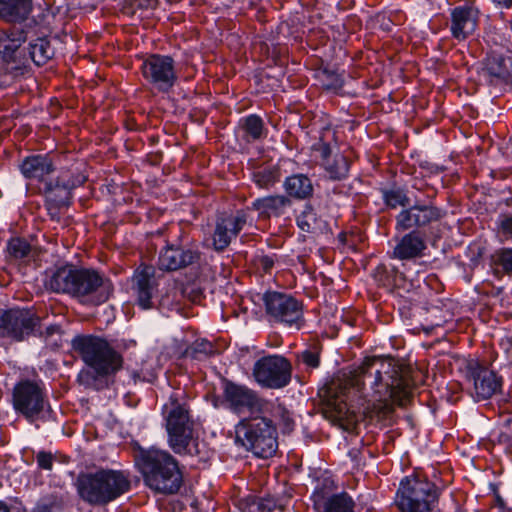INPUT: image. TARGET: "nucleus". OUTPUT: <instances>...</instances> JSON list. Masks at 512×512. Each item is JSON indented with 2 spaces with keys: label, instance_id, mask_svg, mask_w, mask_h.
<instances>
[{
  "label": "nucleus",
  "instance_id": "2",
  "mask_svg": "<svg viewBox=\"0 0 512 512\" xmlns=\"http://www.w3.org/2000/svg\"><path fill=\"white\" fill-rule=\"evenodd\" d=\"M45 283L54 292L69 294L91 305L104 303L113 292L111 281L97 271L72 266L58 268Z\"/></svg>",
  "mask_w": 512,
  "mask_h": 512
},
{
  "label": "nucleus",
  "instance_id": "24",
  "mask_svg": "<svg viewBox=\"0 0 512 512\" xmlns=\"http://www.w3.org/2000/svg\"><path fill=\"white\" fill-rule=\"evenodd\" d=\"M30 12L31 0H0V17L6 21H23Z\"/></svg>",
  "mask_w": 512,
  "mask_h": 512
},
{
  "label": "nucleus",
  "instance_id": "17",
  "mask_svg": "<svg viewBox=\"0 0 512 512\" xmlns=\"http://www.w3.org/2000/svg\"><path fill=\"white\" fill-rule=\"evenodd\" d=\"M441 217L440 210L429 205H414L402 210L397 216L396 229L405 231L413 227L425 226Z\"/></svg>",
  "mask_w": 512,
  "mask_h": 512
},
{
  "label": "nucleus",
  "instance_id": "19",
  "mask_svg": "<svg viewBox=\"0 0 512 512\" xmlns=\"http://www.w3.org/2000/svg\"><path fill=\"white\" fill-rule=\"evenodd\" d=\"M478 10L473 6H458L451 12V33L457 40L472 35L478 25Z\"/></svg>",
  "mask_w": 512,
  "mask_h": 512
},
{
  "label": "nucleus",
  "instance_id": "43",
  "mask_svg": "<svg viewBox=\"0 0 512 512\" xmlns=\"http://www.w3.org/2000/svg\"><path fill=\"white\" fill-rule=\"evenodd\" d=\"M93 373L94 375H92V378H95V376H97L92 370H90L89 368L88 369H85V370H82L80 373H79V379L81 380V382L85 383V384H89V377H90V374Z\"/></svg>",
  "mask_w": 512,
  "mask_h": 512
},
{
  "label": "nucleus",
  "instance_id": "8",
  "mask_svg": "<svg viewBox=\"0 0 512 512\" xmlns=\"http://www.w3.org/2000/svg\"><path fill=\"white\" fill-rule=\"evenodd\" d=\"M435 484L418 477L401 480L395 502L401 512H431L438 501Z\"/></svg>",
  "mask_w": 512,
  "mask_h": 512
},
{
  "label": "nucleus",
  "instance_id": "15",
  "mask_svg": "<svg viewBox=\"0 0 512 512\" xmlns=\"http://www.w3.org/2000/svg\"><path fill=\"white\" fill-rule=\"evenodd\" d=\"M247 221V213L243 210L218 219L213 235L214 248L216 250L225 249L244 228Z\"/></svg>",
  "mask_w": 512,
  "mask_h": 512
},
{
  "label": "nucleus",
  "instance_id": "3",
  "mask_svg": "<svg viewBox=\"0 0 512 512\" xmlns=\"http://www.w3.org/2000/svg\"><path fill=\"white\" fill-rule=\"evenodd\" d=\"M139 466L145 484L155 492L173 494L182 484L178 462L167 451L150 449L140 454Z\"/></svg>",
  "mask_w": 512,
  "mask_h": 512
},
{
  "label": "nucleus",
  "instance_id": "16",
  "mask_svg": "<svg viewBox=\"0 0 512 512\" xmlns=\"http://www.w3.org/2000/svg\"><path fill=\"white\" fill-rule=\"evenodd\" d=\"M469 380L473 382L472 396L476 401L489 399L501 387L500 378L493 371L477 363L470 366Z\"/></svg>",
  "mask_w": 512,
  "mask_h": 512
},
{
  "label": "nucleus",
  "instance_id": "29",
  "mask_svg": "<svg viewBox=\"0 0 512 512\" xmlns=\"http://www.w3.org/2000/svg\"><path fill=\"white\" fill-rule=\"evenodd\" d=\"M325 512H354V501L347 494H337L325 503Z\"/></svg>",
  "mask_w": 512,
  "mask_h": 512
},
{
  "label": "nucleus",
  "instance_id": "44",
  "mask_svg": "<svg viewBox=\"0 0 512 512\" xmlns=\"http://www.w3.org/2000/svg\"><path fill=\"white\" fill-rule=\"evenodd\" d=\"M328 89L337 90L343 86V80L339 76H336L331 84L326 85Z\"/></svg>",
  "mask_w": 512,
  "mask_h": 512
},
{
  "label": "nucleus",
  "instance_id": "22",
  "mask_svg": "<svg viewBox=\"0 0 512 512\" xmlns=\"http://www.w3.org/2000/svg\"><path fill=\"white\" fill-rule=\"evenodd\" d=\"M133 281V289L138 305L144 310L152 308V297L155 292L153 269L148 266L138 269L134 275Z\"/></svg>",
  "mask_w": 512,
  "mask_h": 512
},
{
  "label": "nucleus",
  "instance_id": "38",
  "mask_svg": "<svg viewBox=\"0 0 512 512\" xmlns=\"http://www.w3.org/2000/svg\"><path fill=\"white\" fill-rule=\"evenodd\" d=\"M499 231L506 238H512V215H500L498 218Z\"/></svg>",
  "mask_w": 512,
  "mask_h": 512
},
{
  "label": "nucleus",
  "instance_id": "30",
  "mask_svg": "<svg viewBox=\"0 0 512 512\" xmlns=\"http://www.w3.org/2000/svg\"><path fill=\"white\" fill-rule=\"evenodd\" d=\"M22 43V38L19 36L17 38L11 37L4 32L0 33V58L4 60H9L13 53L20 47Z\"/></svg>",
  "mask_w": 512,
  "mask_h": 512
},
{
  "label": "nucleus",
  "instance_id": "11",
  "mask_svg": "<svg viewBox=\"0 0 512 512\" xmlns=\"http://www.w3.org/2000/svg\"><path fill=\"white\" fill-rule=\"evenodd\" d=\"M38 321L28 309L0 310V337L21 341L34 331Z\"/></svg>",
  "mask_w": 512,
  "mask_h": 512
},
{
  "label": "nucleus",
  "instance_id": "25",
  "mask_svg": "<svg viewBox=\"0 0 512 512\" xmlns=\"http://www.w3.org/2000/svg\"><path fill=\"white\" fill-rule=\"evenodd\" d=\"M290 206V200L284 195H271L257 198L252 203V208L264 215H280Z\"/></svg>",
  "mask_w": 512,
  "mask_h": 512
},
{
  "label": "nucleus",
  "instance_id": "23",
  "mask_svg": "<svg viewBox=\"0 0 512 512\" xmlns=\"http://www.w3.org/2000/svg\"><path fill=\"white\" fill-rule=\"evenodd\" d=\"M20 168L26 179L46 183L47 176L54 170V165L47 156L34 155L25 158Z\"/></svg>",
  "mask_w": 512,
  "mask_h": 512
},
{
  "label": "nucleus",
  "instance_id": "7",
  "mask_svg": "<svg viewBox=\"0 0 512 512\" xmlns=\"http://www.w3.org/2000/svg\"><path fill=\"white\" fill-rule=\"evenodd\" d=\"M235 434L236 441L258 457L267 458L276 452V429L265 417L257 414L242 419L235 426Z\"/></svg>",
  "mask_w": 512,
  "mask_h": 512
},
{
  "label": "nucleus",
  "instance_id": "35",
  "mask_svg": "<svg viewBox=\"0 0 512 512\" xmlns=\"http://www.w3.org/2000/svg\"><path fill=\"white\" fill-rule=\"evenodd\" d=\"M7 249L10 256L15 259H22L28 256L30 252V245L25 240L16 238L12 239L8 243Z\"/></svg>",
  "mask_w": 512,
  "mask_h": 512
},
{
  "label": "nucleus",
  "instance_id": "39",
  "mask_svg": "<svg viewBox=\"0 0 512 512\" xmlns=\"http://www.w3.org/2000/svg\"><path fill=\"white\" fill-rule=\"evenodd\" d=\"M298 358L309 368H317L319 366L318 353L311 350L302 351Z\"/></svg>",
  "mask_w": 512,
  "mask_h": 512
},
{
  "label": "nucleus",
  "instance_id": "33",
  "mask_svg": "<svg viewBox=\"0 0 512 512\" xmlns=\"http://www.w3.org/2000/svg\"><path fill=\"white\" fill-rule=\"evenodd\" d=\"M255 184L262 189H269L279 180V173L276 169L265 168L253 174Z\"/></svg>",
  "mask_w": 512,
  "mask_h": 512
},
{
  "label": "nucleus",
  "instance_id": "48",
  "mask_svg": "<svg viewBox=\"0 0 512 512\" xmlns=\"http://www.w3.org/2000/svg\"><path fill=\"white\" fill-rule=\"evenodd\" d=\"M0 512H10L8 507L0 502Z\"/></svg>",
  "mask_w": 512,
  "mask_h": 512
},
{
  "label": "nucleus",
  "instance_id": "47",
  "mask_svg": "<svg viewBox=\"0 0 512 512\" xmlns=\"http://www.w3.org/2000/svg\"><path fill=\"white\" fill-rule=\"evenodd\" d=\"M493 2L496 5H499L502 7H511L512 6V0H493Z\"/></svg>",
  "mask_w": 512,
  "mask_h": 512
},
{
  "label": "nucleus",
  "instance_id": "14",
  "mask_svg": "<svg viewBox=\"0 0 512 512\" xmlns=\"http://www.w3.org/2000/svg\"><path fill=\"white\" fill-rule=\"evenodd\" d=\"M224 399L229 408L237 414L249 413L254 416L261 413L265 405L255 391L233 382L225 383Z\"/></svg>",
  "mask_w": 512,
  "mask_h": 512
},
{
  "label": "nucleus",
  "instance_id": "26",
  "mask_svg": "<svg viewBox=\"0 0 512 512\" xmlns=\"http://www.w3.org/2000/svg\"><path fill=\"white\" fill-rule=\"evenodd\" d=\"M284 189L290 196L298 199L307 198L313 192L311 180L303 174H296L286 178Z\"/></svg>",
  "mask_w": 512,
  "mask_h": 512
},
{
  "label": "nucleus",
  "instance_id": "42",
  "mask_svg": "<svg viewBox=\"0 0 512 512\" xmlns=\"http://www.w3.org/2000/svg\"><path fill=\"white\" fill-rule=\"evenodd\" d=\"M275 264L273 256L263 255L258 258V266L262 268L264 272H270Z\"/></svg>",
  "mask_w": 512,
  "mask_h": 512
},
{
  "label": "nucleus",
  "instance_id": "45",
  "mask_svg": "<svg viewBox=\"0 0 512 512\" xmlns=\"http://www.w3.org/2000/svg\"><path fill=\"white\" fill-rule=\"evenodd\" d=\"M33 512H52V507L47 503H38Z\"/></svg>",
  "mask_w": 512,
  "mask_h": 512
},
{
  "label": "nucleus",
  "instance_id": "34",
  "mask_svg": "<svg viewBox=\"0 0 512 512\" xmlns=\"http://www.w3.org/2000/svg\"><path fill=\"white\" fill-rule=\"evenodd\" d=\"M383 198L385 203L391 208H396L397 206H406L409 204L407 196L400 189H391L384 191Z\"/></svg>",
  "mask_w": 512,
  "mask_h": 512
},
{
  "label": "nucleus",
  "instance_id": "18",
  "mask_svg": "<svg viewBox=\"0 0 512 512\" xmlns=\"http://www.w3.org/2000/svg\"><path fill=\"white\" fill-rule=\"evenodd\" d=\"M83 180L84 179L82 177H78L73 181L58 179L55 183H45L44 194L46 197L48 210L52 216L56 214L53 212V210L67 207L70 204L72 189L80 185Z\"/></svg>",
  "mask_w": 512,
  "mask_h": 512
},
{
  "label": "nucleus",
  "instance_id": "12",
  "mask_svg": "<svg viewBox=\"0 0 512 512\" xmlns=\"http://www.w3.org/2000/svg\"><path fill=\"white\" fill-rule=\"evenodd\" d=\"M143 77L160 91H168L176 81L174 61L169 56L151 55L142 64Z\"/></svg>",
  "mask_w": 512,
  "mask_h": 512
},
{
  "label": "nucleus",
  "instance_id": "41",
  "mask_svg": "<svg viewBox=\"0 0 512 512\" xmlns=\"http://www.w3.org/2000/svg\"><path fill=\"white\" fill-rule=\"evenodd\" d=\"M37 463H38L39 467L46 469V470H51L52 463H53V457L49 453L40 452L37 455Z\"/></svg>",
  "mask_w": 512,
  "mask_h": 512
},
{
  "label": "nucleus",
  "instance_id": "9",
  "mask_svg": "<svg viewBox=\"0 0 512 512\" xmlns=\"http://www.w3.org/2000/svg\"><path fill=\"white\" fill-rule=\"evenodd\" d=\"M291 364L280 355L258 359L252 369L254 380L263 388L281 389L291 380Z\"/></svg>",
  "mask_w": 512,
  "mask_h": 512
},
{
  "label": "nucleus",
  "instance_id": "6",
  "mask_svg": "<svg viewBox=\"0 0 512 512\" xmlns=\"http://www.w3.org/2000/svg\"><path fill=\"white\" fill-rule=\"evenodd\" d=\"M72 348L79 354L87 368L97 376H108L122 365L121 356L110 344L96 336L79 335L72 339Z\"/></svg>",
  "mask_w": 512,
  "mask_h": 512
},
{
  "label": "nucleus",
  "instance_id": "40",
  "mask_svg": "<svg viewBox=\"0 0 512 512\" xmlns=\"http://www.w3.org/2000/svg\"><path fill=\"white\" fill-rule=\"evenodd\" d=\"M253 505H256L257 509L261 512H271L275 508L276 503L272 499L261 498L254 501Z\"/></svg>",
  "mask_w": 512,
  "mask_h": 512
},
{
  "label": "nucleus",
  "instance_id": "27",
  "mask_svg": "<svg viewBox=\"0 0 512 512\" xmlns=\"http://www.w3.org/2000/svg\"><path fill=\"white\" fill-rule=\"evenodd\" d=\"M297 224L302 231L316 232L324 228V221L317 217L316 212L311 206H306L297 217Z\"/></svg>",
  "mask_w": 512,
  "mask_h": 512
},
{
  "label": "nucleus",
  "instance_id": "20",
  "mask_svg": "<svg viewBox=\"0 0 512 512\" xmlns=\"http://www.w3.org/2000/svg\"><path fill=\"white\" fill-rule=\"evenodd\" d=\"M426 249L424 237L419 232H409L397 240L393 249V258L401 261L415 260L423 257Z\"/></svg>",
  "mask_w": 512,
  "mask_h": 512
},
{
  "label": "nucleus",
  "instance_id": "46",
  "mask_svg": "<svg viewBox=\"0 0 512 512\" xmlns=\"http://www.w3.org/2000/svg\"><path fill=\"white\" fill-rule=\"evenodd\" d=\"M320 152H321V156L325 159L330 155V147L325 143H321L320 144Z\"/></svg>",
  "mask_w": 512,
  "mask_h": 512
},
{
  "label": "nucleus",
  "instance_id": "10",
  "mask_svg": "<svg viewBox=\"0 0 512 512\" xmlns=\"http://www.w3.org/2000/svg\"><path fill=\"white\" fill-rule=\"evenodd\" d=\"M267 313L274 319L299 329L303 323L302 304L290 295L268 292L264 295Z\"/></svg>",
  "mask_w": 512,
  "mask_h": 512
},
{
  "label": "nucleus",
  "instance_id": "4",
  "mask_svg": "<svg viewBox=\"0 0 512 512\" xmlns=\"http://www.w3.org/2000/svg\"><path fill=\"white\" fill-rule=\"evenodd\" d=\"M162 413L170 448L177 454L200 455V443L194 436L187 407L171 396L163 406Z\"/></svg>",
  "mask_w": 512,
  "mask_h": 512
},
{
  "label": "nucleus",
  "instance_id": "37",
  "mask_svg": "<svg viewBox=\"0 0 512 512\" xmlns=\"http://www.w3.org/2000/svg\"><path fill=\"white\" fill-rule=\"evenodd\" d=\"M495 262L507 272H512V248H504L495 253Z\"/></svg>",
  "mask_w": 512,
  "mask_h": 512
},
{
  "label": "nucleus",
  "instance_id": "1",
  "mask_svg": "<svg viewBox=\"0 0 512 512\" xmlns=\"http://www.w3.org/2000/svg\"><path fill=\"white\" fill-rule=\"evenodd\" d=\"M344 395L363 390L367 402L364 412L389 410L391 404L403 405L409 387L401 375L400 366L392 358L372 357L338 384Z\"/></svg>",
  "mask_w": 512,
  "mask_h": 512
},
{
  "label": "nucleus",
  "instance_id": "5",
  "mask_svg": "<svg viewBox=\"0 0 512 512\" xmlns=\"http://www.w3.org/2000/svg\"><path fill=\"white\" fill-rule=\"evenodd\" d=\"M80 497L90 504H106L129 489V480L120 471L100 470L80 475L78 478Z\"/></svg>",
  "mask_w": 512,
  "mask_h": 512
},
{
  "label": "nucleus",
  "instance_id": "36",
  "mask_svg": "<svg viewBox=\"0 0 512 512\" xmlns=\"http://www.w3.org/2000/svg\"><path fill=\"white\" fill-rule=\"evenodd\" d=\"M244 128L247 134L253 139H258L262 135L263 123L260 117L256 115H250L245 119Z\"/></svg>",
  "mask_w": 512,
  "mask_h": 512
},
{
  "label": "nucleus",
  "instance_id": "31",
  "mask_svg": "<svg viewBox=\"0 0 512 512\" xmlns=\"http://www.w3.org/2000/svg\"><path fill=\"white\" fill-rule=\"evenodd\" d=\"M487 72L497 78H505L508 75L506 61L500 55H490L485 62Z\"/></svg>",
  "mask_w": 512,
  "mask_h": 512
},
{
  "label": "nucleus",
  "instance_id": "28",
  "mask_svg": "<svg viewBox=\"0 0 512 512\" xmlns=\"http://www.w3.org/2000/svg\"><path fill=\"white\" fill-rule=\"evenodd\" d=\"M29 54L35 64L42 65L53 56V49L46 39L39 38L29 44Z\"/></svg>",
  "mask_w": 512,
  "mask_h": 512
},
{
  "label": "nucleus",
  "instance_id": "13",
  "mask_svg": "<svg viewBox=\"0 0 512 512\" xmlns=\"http://www.w3.org/2000/svg\"><path fill=\"white\" fill-rule=\"evenodd\" d=\"M13 405L26 418L34 419L45 409L47 401L36 383L23 381L14 388Z\"/></svg>",
  "mask_w": 512,
  "mask_h": 512
},
{
  "label": "nucleus",
  "instance_id": "21",
  "mask_svg": "<svg viewBox=\"0 0 512 512\" xmlns=\"http://www.w3.org/2000/svg\"><path fill=\"white\" fill-rule=\"evenodd\" d=\"M197 258L198 254L192 248L169 245L161 251L158 265L162 270L173 271L192 264Z\"/></svg>",
  "mask_w": 512,
  "mask_h": 512
},
{
  "label": "nucleus",
  "instance_id": "32",
  "mask_svg": "<svg viewBox=\"0 0 512 512\" xmlns=\"http://www.w3.org/2000/svg\"><path fill=\"white\" fill-rule=\"evenodd\" d=\"M326 170L329 177L334 180H340L347 176L349 170V163L343 155H337L333 164L326 163Z\"/></svg>",
  "mask_w": 512,
  "mask_h": 512
}]
</instances>
